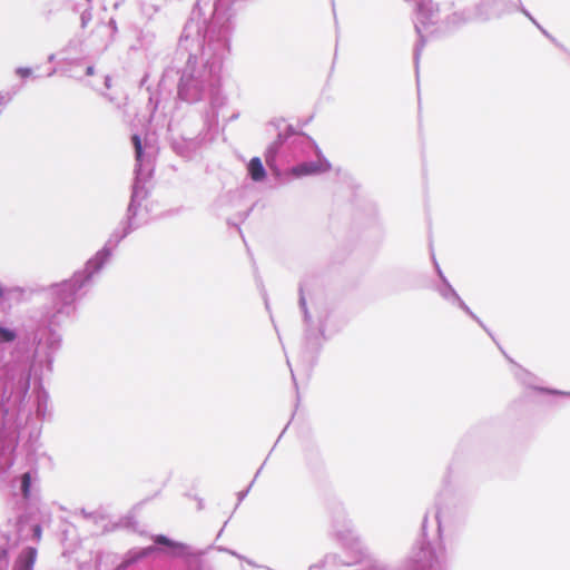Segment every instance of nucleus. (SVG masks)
<instances>
[{
  "label": "nucleus",
  "mask_w": 570,
  "mask_h": 570,
  "mask_svg": "<svg viewBox=\"0 0 570 570\" xmlns=\"http://www.w3.org/2000/svg\"><path fill=\"white\" fill-rule=\"evenodd\" d=\"M204 27L187 22L179 38L177 56L187 55L183 67H168L163 73V82L178 78L177 96L188 104L209 99V107L204 116V125L209 134L216 132L219 109L226 97L222 94V69L229 52L233 29L215 21H204Z\"/></svg>",
  "instance_id": "nucleus-1"
},
{
  "label": "nucleus",
  "mask_w": 570,
  "mask_h": 570,
  "mask_svg": "<svg viewBox=\"0 0 570 570\" xmlns=\"http://www.w3.org/2000/svg\"><path fill=\"white\" fill-rule=\"evenodd\" d=\"M148 189L131 188L125 218L110 234L102 248L86 262L83 269L73 272V305L80 296L79 293L82 289L87 292L92 286L94 277L104 269L120 242L139 227V224L136 223V217L142 200L148 197Z\"/></svg>",
  "instance_id": "nucleus-2"
},
{
  "label": "nucleus",
  "mask_w": 570,
  "mask_h": 570,
  "mask_svg": "<svg viewBox=\"0 0 570 570\" xmlns=\"http://www.w3.org/2000/svg\"><path fill=\"white\" fill-rule=\"evenodd\" d=\"M148 189L131 188L125 218L110 234L102 248L86 262L83 269L73 272V305L80 296L79 293L82 289L87 292L92 286L94 277L104 269L120 242L139 227V224L136 223V217L142 200L148 197Z\"/></svg>",
  "instance_id": "nucleus-3"
},
{
  "label": "nucleus",
  "mask_w": 570,
  "mask_h": 570,
  "mask_svg": "<svg viewBox=\"0 0 570 570\" xmlns=\"http://www.w3.org/2000/svg\"><path fill=\"white\" fill-rule=\"evenodd\" d=\"M309 150L321 153L315 141L305 134H298L293 126L288 125L285 132H279L266 149L265 160L268 167L276 166L277 157L298 159Z\"/></svg>",
  "instance_id": "nucleus-4"
},
{
  "label": "nucleus",
  "mask_w": 570,
  "mask_h": 570,
  "mask_svg": "<svg viewBox=\"0 0 570 570\" xmlns=\"http://www.w3.org/2000/svg\"><path fill=\"white\" fill-rule=\"evenodd\" d=\"M414 2L416 12V22L414 23V28L417 35V42L413 50V60L417 72L420 57L426 43L423 30L436 23L439 19V7L432 0H414Z\"/></svg>",
  "instance_id": "nucleus-5"
},
{
  "label": "nucleus",
  "mask_w": 570,
  "mask_h": 570,
  "mask_svg": "<svg viewBox=\"0 0 570 570\" xmlns=\"http://www.w3.org/2000/svg\"><path fill=\"white\" fill-rule=\"evenodd\" d=\"M131 142L135 149V177L131 188L147 189L146 183L153 176L154 166L150 157L145 154L141 138L138 134L131 136Z\"/></svg>",
  "instance_id": "nucleus-6"
},
{
  "label": "nucleus",
  "mask_w": 570,
  "mask_h": 570,
  "mask_svg": "<svg viewBox=\"0 0 570 570\" xmlns=\"http://www.w3.org/2000/svg\"><path fill=\"white\" fill-rule=\"evenodd\" d=\"M217 134L218 130L216 132L209 134L205 125H203V130L195 137H173L170 139V147L173 151L181 158L191 159L200 145L206 139L213 140Z\"/></svg>",
  "instance_id": "nucleus-7"
},
{
  "label": "nucleus",
  "mask_w": 570,
  "mask_h": 570,
  "mask_svg": "<svg viewBox=\"0 0 570 570\" xmlns=\"http://www.w3.org/2000/svg\"><path fill=\"white\" fill-rule=\"evenodd\" d=\"M331 169V163L325 158L321 157L318 160L302 161L291 168V171L296 177L317 175L325 173Z\"/></svg>",
  "instance_id": "nucleus-8"
},
{
  "label": "nucleus",
  "mask_w": 570,
  "mask_h": 570,
  "mask_svg": "<svg viewBox=\"0 0 570 570\" xmlns=\"http://www.w3.org/2000/svg\"><path fill=\"white\" fill-rule=\"evenodd\" d=\"M96 73L97 70L94 65L86 63L81 60H73V79H77L95 91H100L99 85L91 81V77L96 76Z\"/></svg>",
  "instance_id": "nucleus-9"
},
{
  "label": "nucleus",
  "mask_w": 570,
  "mask_h": 570,
  "mask_svg": "<svg viewBox=\"0 0 570 570\" xmlns=\"http://www.w3.org/2000/svg\"><path fill=\"white\" fill-rule=\"evenodd\" d=\"M436 291L442 296V298H444L448 303L458 306L470 317H475V314L471 311V308L460 297L458 292L450 284V282L440 284L436 287Z\"/></svg>",
  "instance_id": "nucleus-10"
},
{
  "label": "nucleus",
  "mask_w": 570,
  "mask_h": 570,
  "mask_svg": "<svg viewBox=\"0 0 570 570\" xmlns=\"http://www.w3.org/2000/svg\"><path fill=\"white\" fill-rule=\"evenodd\" d=\"M154 542L157 546L164 547V551L175 557H187L189 554V546L183 542L175 541L165 534H157L154 537Z\"/></svg>",
  "instance_id": "nucleus-11"
},
{
  "label": "nucleus",
  "mask_w": 570,
  "mask_h": 570,
  "mask_svg": "<svg viewBox=\"0 0 570 570\" xmlns=\"http://www.w3.org/2000/svg\"><path fill=\"white\" fill-rule=\"evenodd\" d=\"M247 175L255 183H262L267 177V171L259 157H253L247 164Z\"/></svg>",
  "instance_id": "nucleus-12"
},
{
  "label": "nucleus",
  "mask_w": 570,
  "mask_h": 570,
  "mask_svg": "<svg viewBox=\"0 0 570 570\" xmlns=\"http://www.w3.org/2000/svg\"><path fill=\"white\" fill-rule=\"evenodd\" d=\"M154 550H155V548L153 546H150V547L141 548L137 551H130L128 553L127 558L125 559L124 563L126 566L136 563L139 560H142V559L149 557L154 552Z\"/></svg>",
  "instance_id": "nucleus-13"
},
{
  "label": "nucleus",
  "mask_w": 570,
  "mask_h": 570,
  "mask_svg": "<svg viewBox=\"0 0 570 570\" xmlns=\"http://www.w3.org/2000/svg\"><path fill=\"white\" fill-rule=\"evenodd\" d=\"M36 556L37 551L35 549H27L19 559V570H32Z\"/></svg>",
  "instance_id": "nucleus-14"
},
{
  "label": "nucleus",
  "mask_w": 570,
  "mask_h": 570,
  "mask_svg": "<svg viewBox=\"0 0 570 570\" xmlns=\"http://www.w3.org/2000/svg\"><path fill=\"white\" fill-rule=\"evenodd\" d=\"M306 348L311 352H318L321 347L320 336L311 330H306L305 334Z\"/></svg>",
  "instance_id": "nucleus-15"
},
{
  "label": "nucleus",
  "mask_w": 570,
  "mask_h": 570,
  "mask_svg": "<svg viewBox=\"0 0 570 570\" xmlns=\"http://www.w3.org/2000/svg\"><path fill=\"white\" fill-rule=\"evenodd\" d=\"M298 305H299L301 311L303 312L305 323L308 324L311 322V314L307 308V303H306V298H305L302 285L299 286Z\"/></svg>",
  "instance_id": "nucleus-16"
},
{
  "label": "nucleus",
  "mask_w": 570,
  "mask_h": 570,
  "mask_svg": "<svg viewBox=\"0 0 570 570\" xmlns=\"http://www.w3.org/2000/svg\"><path fill=\"white\" fill-rule=\"evenodd\" d=\"M515 376L522 381L524 384L531 386L532 385V375L524 368L518 365V372L515 373Z\"/></svg>",
  "instance_id": "nucleus-17"
},
{
  "label": "nucleus",
  "mask_w": 570,
  "mask_h": 570,
  "mask_svg": "<svg viewBox=\"0 0 570 570\" xmlns=\"http://www.w3.org/2000/svg\"><path fill=\"white\" fill-rule=\"evenodd\" d=\"M14 337H16V334L13 331H11L7 327L0 326V341L1 342H11L14 340Z\"/></svg>",
  "instance_id": "nucleus-18"
},
{
  "label": "nucleus",
  "mask_w": 570,
  "mask_h": 570,
  "mask_svg": "<svg viewBox=\"0 0 570 570\" xmlns=\"http://www.w3.org/2000/svg\"><path fill=\"white\" fill-rule=\"evenodd\" d=\"M264 464L257 470L253 481L249 483V485L247 487V489L243 490V491H239L237 493V499H238V503L237 505L247 497L253 483L255 482L256 478L258 476V474L261 473L262 469H263Z\"/></svg>",
  "instance_id": "nucleus-19"
},
{
  "label": "nucleus",
  "mask_w": 570,
  "mask_h": 570,
  "mask_svg": "<svg viewBox=\"0 0 570 570\" xmlns=\"http://www.w3.org/2000/svg\"><path fill=\"white\" fill-rule=\"evenodd\" d=\"M340 519H342L343 527L346 528V530H348V524H347L346 519H345V511H344V508H342V507H337V517L334 520V527L335 528H337L338 523L341 522Z\"/></svg>",
  "instance_id": "nucleus-20"
},
{
  "label": "nucleus",
  "mask_w": 570,
  "mask_h": 570,
  "mask_svg": "<svg viewBox=\"0 0 570 570\" xmlns=\"http://www.w3.org/2000/svg\"><path fill=\"white\" fill-rule=\"evenodd\" d=\"M80 513L85 519L92 520L95 523L101 518V513L97 510L88 512L86 509H81Z\"/></svg>",
  "instance_id": "nucleus-21"
},
{
  "label": "nucleus",
  "mask_w": 570,
  "mask_h": 570,
  "mask_svg": "<svg viewBox=\"0 0 570 570\" xmlns=\"http://www.w3.org/2000/svg\"><path fill=\"white\" fill-rule=\"evenodd\" d=\"M432 259H433V263H434L435 272H436V274H438V276H439V278L441 281V284L449 282L448 278L445 277L444 273L442 272L439 263L436 262L434 254H432Z\"/></svg>",
  "instance_id": "nucleus-22"
},
{
  "label": "nucleus",
  "mask_w": 570,
  "mask_h": 570,
  "mask_svg": "<svg viewBox=\"0 0 570 570\" xmlns=\"http://www.w3.org/2000/svg\"><path fill=\"white\" fill-rule=\"evenodd\" d=\"M518 10L522 12L535 27L540 24L535 18L521 4H518Z\"/></svg>",
  "instance_id": "nucleus-23"
},
{
  "label": "nucleus",
  "mask_w": 570,
  "mask_h": 570,
  "mask_svg": "<svg viewBox=\"0 0 570 570\" xmlns=\"http://www.w3.org/2000/svg\"><path fill=\"white\" fill-rule=\"evenodd\" d=\"M90 20H91V12L89 10H83L80 14L81 27L86 28Z\"/></svg>",
  "instance_id": "nucleus-24"
},
{
  "label": "nucleus",
  "mask_w": 570,
  "mask_h": 570,
  "mask_svg": "<svg viewBox=\"0 0 570 570\" xmlns=\"http://www.w3.org/2000/svg\"><path fill=\"white\" fill-rule=\"evenodd\" d=\"M91 81L96 82L99 85V87L101 88V83H102V79H101V75H98L96 73V76L91 77ZM100 95H102L104 97L108 98L110 101H112V97H110L109 95L105 94L104 91H98Z\"/></svg>",
  "instance_id": "nucleus-25"
},
{
  "label": "nucleus",
  "mask_w": 570,
  "mask_h": 570,
  "mask_svg": "<svg viewBox=\"0 0 570 570\" xmlns=\"http://www.w3.org/2000/svg\"><path fill=\"white\" fill-rule=\"evenodd\" d=\"M537 28L549 40H551L554 45L558 47H561V45L557 41V39L550 35L541 24H538Z\"/></svg>",
  "instance_id": "nucleus-26"
},
{
  "label": "nucleus",
  "mask_w": 570,
  "mask_h": 570,
  "mask_svg": "<svg viewBox=\"0 0 570 570\" xmlns=\"http://www.w3.org/2000/svg\"><path fill=\"white\" fill-rule=\"evenodd\" d=\"M102 83L101 89H110L111 88V77L109 75H101Z\"/></svg>",
  "instance_id": "nucleus-27"
},
{
  "label": "nucleus",
  "mask_w": 570,
  "mask_h": 570,
  "mask_svg": "<svg viewBox=\"0 0 570 570\" xmlns=\"http://www.w3.org/2000/svg\"><path fill=\"white\" fill-rule=\"evenodd\" d=\"M471 318L474 320L494 340L490 330L485 326V324L476 315H475V317H471Z\"/></svg>",
  "instance_id": "nucleus-28"
},
{
  "label": "nucleus",
  "mask_w": 570,
  "mask_h": 570,
  "mask_svg": "<svg viewBox=\"0 0 570 570\" xmlns=\"http://www.w3.org/2000/svg\"><path fill=\"white\" fill-rule=\"evenodd\" d=\"M539 391L541 392H547V393H550V394H562V395H569L570 396V392L567 393V392H562V391H559V390H550V389H538Z\"/></svg>",
  "instance_id": "nucleus-29"
},
{
  "label": "nucleus",
  "mask_w": 570,
  "mask_h": 570,
  "mask_svg": "<svg viewBox=\"0 0 570 570\" xmlns=\"http://www.w3.org/2000/svg\"><path fill=\"white\" fill-rule=\"evenodd\" d=\"M29 483H30V476H29V474H24L22 478V488H23L24 493H27V491H28Z\"/></svg>",
  "instance_id": "nucleus-30"
},
{
  "label": "nucleus",
  "mask_w": 570,
  "mask_h": 570,
  "mask_svg": "<svg viewBox=\"0 0 570 570\" xmlns=\"http://www.w3.org/2000/svg\"><path fill=\"white\" fill-rule=\"evenodd\" d=\"M323 566H324L323 562L315 563V564L309 566L308 570H321L323 568Z\"/></svg>",
  "instance_id": "nucleus-31"
},
{
  "label": "nucleus",
  "mask_w": 570,
  "mask_h": 570,
  "mask_svg": "<svg viewBox=\"0 0 570 570\" xmlns=\"http://www.w3.org/2000/svg\"><path fill=\"white\" fill-rule=\"evenodd\" d=\"M228 553H229V554H232V556H234V557H236V558H238V559H244V558H243V556L238 554V553H237L236 551H234V550H230V549H229Z\"/></svg>",
  "instance_id": "nucleus-32"
},
{
  "label": "nucleus",
  "mask_w": 570,
  "mask_h": 570,
  "mask_svg": "<svg viewBox=\"0 0 570 570\" xmlns=\"http://www.w3.org/2000/svg\"><path fill=\"white\" fill-rule=\"evenodd\" d=\"M216 549H217L218 551H223V552H227V553H228V551H229V549H228V548H225V547H217Z\"/></svg>",
  "instance_id": "nucleus-33"
},
{
  "label": "nucleus",
  "mask_w": 570,
  "mask_h": 570,
  "mask_svg": "<svg viewBox=\"0 0 570 570\" xmlns=\"http://www.w3.org/2000/svg\"><path fill=\"white\" fill-rule=\"evenodd\" d=\"M227 524V521L224 523L223 528L219 530L218 534H217V539L222 535L223 531H224V528L226 527Z\"/></svg>",
  "instance_id": "nucleus-34"
},
{
  "label": "nucleus",
  "mask_w": 570,
  "mask_h": 570,
  "mask_svg": "<svg viewBox=\"0 0 570 570\" xmlns=\"http://www.w3.org/2000/svg\"><path fill=\"white\" fill-rule=\"evenodd\" d=\"M238 116H239L238 114H234V115H232V116H230V118H229V119H230V120L237 119V118H238Z\"/></svg>",
  "instance_id": "nucleus-35"
},
{
  "label": "nucleus",
  "mask_w": 570,
  "mask_h": 570,
  "mask_svg": "<svg viewBox=\"0 0 570 570\" xmlns=\"http://www.w3.org/2000/svg\"><path fill=\"white\" fill-rule=\"evenodd\" d=\"M500 350L502 351V353L504 354V356L508 358V361H510L511 363H513V361L511 360V357H509V356L504 353V351H503L501 347H500Z\"/></svg>",
  "instance_id": "nucleus-36"
},
{
  "label": "nucleus",
  "mask_w": 570,
  "mask_h": 570,
  "mask_svg": "<svg viewBox=\"0 0 570 570\" xmlns=\"http://www.w3.org/2000/svg\"><path fill=\"white\" fill-rule=\"evenodd\" d=\"M19 72H20L22 76H26V75H28V73H29L27 70H19Z\"/></svg>",
  "instance_id": "nucleus-37"
},
{
  "label": "nucleus",
  "mask_w": 570,
  "mask_h": 570,
  "mask_svg": "<svg viewBox=\"0 0 570 570\" xmlns=\"http://www.w3.org/2000/svg\"><path fill=\"white\" fill-rule=\"evenodd\" d=\"M458 18H459V14L458 13H453V16H452L453 21H455Z\"/></svg>",
  "instance_id": "nucleus-38"
},
{
  "label": "nucleus",
  "mask_w": 570,
  "mask_h": 570,
  "mask_svg": "<svg viewBox=\"0 0 570 570\" xmlns=\"http://www.w3.org/2000/svg\"><path fill=\"white\" fill-rule=\"evenodd\" d=\"M250 210H252V209H249V210H247V212L245 213V218H246V217H248V215H249Z\"/></svg>",
  "instance_id": "nucleus-39"
}]
</instances>
